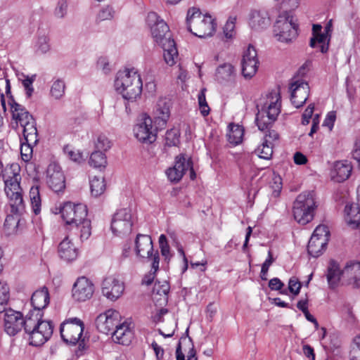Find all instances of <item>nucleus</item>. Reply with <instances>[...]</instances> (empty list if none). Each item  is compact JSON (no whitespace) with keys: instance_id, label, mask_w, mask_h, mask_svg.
I'll return each instance as SVG.
<instances>
[{"instance_id":"nucleus-34","label":"nucleus","mask_w":360,"mask_h":360,"mask_svg":"<svg viewBox=\"0 0 360 360\" xmlns=\"http://www.w3.org/2000/svg\"><path fill=\"white\" fill-rule=\"evenodd\" d=\"M42 314L35 311H31L24 319L23 327L26 333L33 332L41 321Z\"/></svg>"},{"instance_id":"nucleus-20","label":"nucleus","mask_w":360,"mask_h":360,"mask_svg":"<svg viewBox=\"0 0 360 360\" xmlns=\"http://www.w3.org/2000/svg\"><path fill=\"white\" fill-rule=\"evenodd\" d=\"M136 252L138 256L153 262L154 252L151 238L148 235L138 234L135 240Z\"/></svg>"},{"instance_id":"nucleus-56","label":"nucleus","mask_w":360,"mask_h":360,"mask_svg":"<svg viewBox=\"0 0 360 360\" xmlns=\"http://www.w3.org/2000/svg\"><path fill=\"white\" fill-rule=\"evenodd\" d=\"M166 144L169 146H176L179 142V132L176 129L167 131L165 136Z\"/></svg>"},{"instance_id":"nucleus-2","label":"nucleus","mask_w":360,"mask_h":360,"mask_svg":"<svg viewBox=\"0 0 360 360\" xmlns=\"http://www.w3.org/2000/svg\"><path fill=\"white\" fill-rule=\"evenodd\" d=\"M142 86L141 76L135 68L126 69L117 72L115 87L125 100L136 101L141 94Z\"/></svg>"},{"instance_id":"nucleus-27","label":"nucleus","mask_w":360,"mask_h":360,"mask_svg":"<svg viewBox=\"0 0 360 360\" xmlns=\"http://www.w3.org/2000/svg\"><path fill=\"white\" fill-rule=\"evenodd\" d=\"M345 219L354 228L360 227V206L358 204L347 203L345 207Z\"/></svg>"},{"instance_id":"nucleus-63","label":"nucleus","mask_w":360,"mask_h":360,"mask_svg":"<svg viewBox=\"0 0 360 360\" xmlns=\"http://www.w3.org/2000/svg\"><path fill=\"white\" fill-rule=\"evenodd\" d=\"M354 342L356 348H354L351 352V360H360V335L354 338Z\"/></svg>"},{"instance_id":"nucleus-26","label":"nucleus","mask_w":360,"mask_h":360,"mask_svg":"<svg viewBox=\"0 0 360 360\" xmlns=\"http://www.w3.org/2000/svg\"><path fill=\"white\" fill-rule=\"evenodd\" d=\"M113 340L121 345H128L132 338V332L126 323H118L112 331Z\"/></svg>"},{"instance_id":"nucleus-18","label":"nucleus","mask_w":360,"mask_h":360,"mask_svg":"<svg viewBox=\"0 0 360 360\" xmlns=\"http://www.w3.org/2000/svg\"><path fill=\"white\" fill-rule=\"evenodd\" d=\"M242 74L246 79L252 78L258 69L257 53L254 46L250 45L243 56Z\"/></svg>"},{"instance_id":"nucleus-32","label":"nucleus","mask_w":360,"mask_h":360,"mask_svg":"<svg viewBox=\"0 0 360 360\" xmlns=\"http://www.w3.org/2000/svg\"><path fill=\"white\" fill-rule=\"evenodd\" d=\"M169 291V285L167 281L162 284L160 282H156L154 285L152 296L154 301H161L160 304L167 302V295Z\"/></svg>"},{"instance_id":"nucleus-4","label":"nucleus","mask_w":360,"mask_h":360,"mask_svg":"<svg viewBox=\"0 0 360 360\" xmlns=\"http://www.w3.org/2000/svg\"><path fill=\"white\" fill-rule=\"evenodd\" d=\"M188 30L199 38L210 37L215 31V24L210 15H203L196 8L188 11L187 18Z\"/></svg>"},{"instance_id":"nucleus-22","label":"nucleus","mask_w":360,"mask_h":360,"mask_svg":"<svg viewBox=\"0 0 360 360\" xmlns=\"http://www.w3.org/2000/svg\"><path fill=\"white\" fill-rule=\"evenodd\" d=\"M58 253L60 259L66 262H72L77 259L78 256V249L69 239V236H67L59 243Z\"/></svg>"},{"instance_id":"nucleus-62","label":"nucleus","mask_w":360,"mask_h":360,"mask_svg":"<svg viewBox=\"0 0 360 360\" xmlns=\"http://www.w3.org/2000/svg\"><path fill=\"white\" fill-rule=\"evenodd\" d=\"M314 110V105L309 104L308 107L305 109L304 112L302 114V123L304 125H307L309 123V120L312 116Z\"/></svg>"},{"instance_id":"nucleus-10","label":"nucleus","mask_w":360,"mask_h":360,"mask_svg":"<svg viewBox=\"0 0 360 360\" xmlns=\"http://www.w3.org/2000/svg\"><path fill=\"white\" fill-rule=\"evenodd\" d=\"M161 130L153 120L146 115L134 127V133L136 138L142 143H152L157 138V132Z\"/></svg>"},{"instance_id":"nucleus-37","label":"nucleus","mask_w":360,"mask_h":360,"mask_svg":"<svg viewBox=\"0 0 360 360\" xmlns=\"http://www.w3.org/2000/svg\"><path fill=\"white\" fill-rule=\"evenodd\" d=\"M244 135V129L238 124H231L229 125V132L227 134L229 141L238 145L242 142Z\"/></svg>"},{"instance_id":"nucleus-60","label":"nucleus","mask_w":360,"mask_h":360,"mask_svg":"<svg viewBox=\"0 0 360 360\" xmlns=\"http://www.w3.org/2000/svg\"><path fill=\"white\" fill-rule=\"evenodd\" d=\"M312 236H316V238H323L324 239H326V240L328 241V236H329L328 229L325 225H319L315 229Z\"/></svg>"},{"instance_id":"nucleus-28","label":"nucleus","mask_w":360,"mask_h":360,"mask_svg":"<svg viewBox=\"0 0 360 360\" xmlns=\"http://www.w3.org/2000/svg\"><path fill=\"white\" fill-rule=\"evenodd\" d=\"M155 115L154 123L160 129H164L170 115L169 106L165 102L160 101L156 105Z\"/></svg>"},{"instance_id":"nucleus-3","label":"nucleus","mask_w":360,"mask_h":360,"mask_svg":"<svg viewBox=\"0 0 360 360\" xmlns=\"http://www.w3.org/2000/svg\"><path fill=\"white\" fill-rule=\"evenodd\" d=\"M281 106V96L278 91L269 93L266 101L257 105L258 112L255 121L259 130L269 129L280 113Z\"/></svg>"},{"instance_id":"nucleus-42","label":"nucleus","mask_w":360,"mask_h":360,"mask_svg":"<svg viewBox=\"0 0 360 360\" xmlns=\"http://www.w3.org/2000/svg\"><path fill=\"white\" fill-rule=\"evenodd\" d=\"M160 263V255L159 252H156V254L153 256V262L151 264V271L145 276L142 280V283L146 285H150L155 277V274L159 269Z\"/></svg>"},{"instance_id":"nucleus-23","label":"nucleus","mask_w":360,"mask_h":360,"mask_svg":"<svg viewBox=\"0 0 360 360\" xmlns=\"http://www.w3.org/2000/svg\"><path fill=\"white\" fill-rule=\"evenodd\" d=\"M249 25L255 30H261L270 25L268 13L264 10H253L250 13Z\"/></svg>"},{"instance_id":"nucleus-33","label":"nucleus","mask_w":360,"mask_h":360,"mask_svg":"<svg viewBox=\"0 0 360 360\" xmlns=\"http://www.w3.org/2000/svg\"><path fill=\"white\" fill-rule=\"evenodd\" d=\"M352 172V166L346 162H337L334 166L333 179L338 182L347 180Z\"/></svg>"},{"instance_id":"nucleus-7","label":"nucleus","mask_w":360,"mask_h":360,"mask_svg":"<svg viewBox=\"0 0 360 360\" xmlns=\"http://www.w3.org/2000/svg\"><path fill=\"white\" fill-rule=\"evenodd\" d=\"M20 175H13L4 181L5 193L9 200L11 212L16 215L22 214L25 209L22 198V189L20 186Z\"/></svg>"},{"instance_id":"nucleus-39","label":"nucleus","mask_w":360,"mask_h":360,"mask_svg":"<svg viewBox=\"0 0 360 360\" xmlns=\"http://www.w3.org/2000/svg\"><path fill=\"white\" fill-rule=\"evenodd\" d=\"M89 164L94 168L101 169L107 165V158L102 151L95 150L90 155Z\"/></svg>"},{"instance_id":"nucleus-49","label":"nucleus","mask_w":360,"mask_h":360,"mask_svg":"<svg viewBox=\"0 0 360 360\" xmlns=\"http://www.w3.org/2000/svg\"><path fill=\"white\" fill-rule=\"evenodd\" d=\"M22 76L23 77L22 83L25 88V94L27 98H30L34 92L32 84L35 81L37 75L28 76L22 74Z\"/></svg>"},{"instance_id":"nucleus-1","label":"nucleus","mask_w":360,"mask_h":360,"mask_svg":"<svg viewBox=\"0 0 360 360\" xmlns=\"http://www.w3.org/2000/svg\"><path fill=\"white\" fill-rule=\"evenodd\" d=\"M60 212L67 229L79 231L82 241L89 238L91 234V224L90 219L87 218L88 210L85 205L66 202L60 207Z\"/></svg>"},{"instance_id":"nucleus-36","label":"nucleus","mask_w":360,"mask_h":360,"mask_svg":"<svg viewBox=\"0 0 360 360\" xmlns=\"http://www.w3.org/2000/svg\"><path fill=\"white\" fill-rule=\"evenodd\" d=\"M23 127V136L25 141L27 143H35L37 141V130L35 127L34 120L29 121V122L20 124Z\"/></svg>"},{"instance_id":"nucleus-21","label":"nucleus","mask_w":360,"mask_h":360,"mask_svg":"<svg viewBox=\"0 0 360 360\" xmlns=\"http://www.w3.org/2000/svg\"><path fill=\"white\" fill-rule=\"evenodd\" d=\"M189 162L186 161L184 155H180L176 158L175 164L173 167L166 171L168 179L171 182H179L183 177L186 171L189 168Z\"/></svg>"},{"instance_id":"nucleus-8","label":"nucleus","mask_w":360,"mask_h":360,"mask_svg":"<svg viewBox=\"0 0 360 360\" xmlns=\"http://www.w3.org/2000/svg\"><path fill=\"white\" fill-rule=\"evenodd\" d=\"M274 33L277 40L289 42L297 35V25L289 13L285 12L278 15L274 26Z\"/></svg>"},{"instance_id":"nucleus-58","label":"nucleus","mask_w":360,"mask_h":360,"mask_svg":"<svg viewBox=\"0 0 360 360\" xmlns=\"http://www.w3.org/2000/svg\"><path fill=\"white\" fill-rule=\"evenodd\" d=\"M274 262V258L272 257V254L271 251L268 252V258L265 260V262L262 264V269H261V278L262 280H267L266 275L269 271V266Z\"/></svg>"},{"instance_id":"nucleus-46","label":"nucleus","mask_w":360,"mask_h":360,"mask_svg":"<svg viewBox=\"0 0 360 360\" xmlns=\"http://www.w3.org/2000/svg\"><path fill=\"white\" fill-rule=\"evenodd\" d=\"M28 335L30 344L35 347L41 346L49 340L48 337H44L45 335L37 328L33 332L29 333Z\"/></svg>"},{"instance_id":"nucleus-40","label":"nucleus","mask_w":360,"mask_h":360,"mask_svg":"<svg viewBox=\"0 0 360 360\" xmlns=\"http://www.w3.org/2000/svg\"><path fill=\"white\" fill-rule=\"evenodd\" d=\"M9 299V287L6 281H0V313L5 311L8 309Z\"/></svg>"},{"instance_id":"nucleus-55","label":"nucleus","mask_w":360,"mask_h":360,"mask_svg":"<svg viewBox=\"0 0 360 360\" xmlns=\"http://www.w3.org/2000/svg\"><path fill=\"white\" fill-rule=\"evenodd\" d=\"M115 11L111 6H105L101 9L97 15V19L100 21L111 20L115 15Z\"/></svg>"},{"instance_id":"nucleus-48","label":"nucleus","mask_w":360,"mask_h":360,"mask_svg":"<svg viewBox=\"0 0 360 360\" xmlns=\"http://www.w3.org/2000/svg\"><path fill=\"white\" fill-rule=\"evenodd\" d=\"M112 146L111 141L104 134H100L98 136L95 141V148L98 151H106L109 150Z\"/></svg>"},{"instance_id":"nucleus-44","label":"nucleus","mask_w":360,"mask_h":360,"mask_svg":"<svg viewBox=\"0 0 360 360\" xmlns=\"http://www.w3.org/2000/svg\"><path fill=\"white\" fill-rule=\"evenodd\" d=\"M330 38L326 34L321 33L311 38L310 46L314 48L316 43L321 44L320 51L321 53H326L329 47Z\"/></svg>"},{"instance_id":"nucleus-41","label":"nucleus","mask_w":360,"mask_h":360,"mask_svg":"<svg viewBox=\"0 0 360 360\" xmlns=\"http://www.w3.org/2000/svg\"><path fill=\"white\" fill-rule=\"evenodd\" d=\"M65 81L62 79H57L53 82L51 86L50 94L53 98L59 100L65 95Z\"/></svg>"},{"instance_id":"nucleus-19","label":"nucleus","mask_w":360,"mask_h":360,"mask_svg":"<svg viewBox=\"0 0 360 360\" xmlns=\"http://www.w3.org/2000/svg\"><path fill=\"white\" fill-rule=\"evenodd\" d=\"M46 181L50 188L55 193L63 191L65 188L64 174L60 167L56 163L48 166Z\"/></svg>"},{"instance_id":"nucleus-53","label":"nucleus","mask_w":360,"mask_h":360,"mask_svg":"<svg viewBox=\"0 0 360 360\" xmlns=\"http://www.w3.org/2000/svg\"><path fill=\"white\" fill-rule=\"evenodd\" d=\"M159 245L162 255L165 257V260H169L172 257V254L170 253V248L167 238L164 234L160 235L159 237Z\"/></svg>"},{"instance_id":"nucleus-5","label":"nucleus","mask_w":360,"mask_h":360,"mask_svg":"<svg viewBox=\"0 0 360 360\" xmlns=\"http://www.w3.org/2000/svg\"><path fill=\"white\" fill-rule=\"evenodd\" d=\"M316 205L314 191H304L300 193L293 203V216L300 224L304 225L314 218Z\"/></svg>"},{"instance_id":"nucleus-31","label":"nucleus","mask_w":360,"mask_h":360,"mask_svg":"<svg viewBox=\"0 0 360 360\" xmlns=\"http://www.w3.org/2000/svg\"><path fill=\"white\" fill-rule=\"evenodd\" d=\"M341 276H342V271L340 270L338 264L333 260L330 261L326 275L328 285L330 288L334 289L338 285Z\"/></svg>"},{"instance_id":"nucleus-24","label":"nucleus","mask_w":360,"mask_h":360,"mask_svg":"<svg viewBox=\"0 0 360 360\" xmlns=\"http://www.w3.org/2000/svg\"><path fill=\"white\" fill-rule=\"evenodd\" d=\"M50 297L48 288L43 286L33 292L31 297V303L34 307L33 311L41 312L49 304Z\"/></svg>"},{"instance_id":"nucleus-64","label":"nucleus","mask_w":360,"mask_h":360,"mask_svg":"<svg viewBox=\"0 0 360 360\" xmlns=\"http://www.w3.org/2000/svg\"><path fill=\"white\" fill-rule=\"evenodd\" d=\"M352 157L356 161L358 168L360 169V139H357L355 142Z\"/></svg>"},{"instance_id":"nucleus-45","label":"nucleus","mask_w":360,"mask_h":360,"mask_svg":"<svg viewBox=\"0 0 360 360\" xmlns=\"http://www.w3.org/2000/svg\"><path fill=\"white\" fill-rule=\"evenodd\" d=\"M255 153L258 155L259 158L269 160L273 154L272 144L263 141V143L255 150Z\"/></svg>"},{"instance_id":"nucleus-50","label":"nucleus","mask_w":360,"mask_h":360,"mask_svg":"<svg viewBox=\"0 0 360 360\" xmlns=\"http://www.w3.org/2000/svg\"><path fill=\"white\" fill-rule=\"evenodd\" d=\"M53 328L52 321H42L41 319L36 328L40 330V333L45 335L44 337H48L50 339L53 332Z\"/></svg>"},{"instance_id":"nucleus-47","label":"nucleus","mask_w":360,"mask_h":360,"mask_svg":"<svg viewBox=\"0 0 360 360\" xmlns=\"http://www.w3.org/2000/svg\"><path fill=\"white\" fill-rule=\"evenodd\" d=\"M68 11V4L67 0H58L54 9V16L56 18H64Z\"/></svg>"},{"instance_id":"nucleus-29","label":"nucleus","mask_w":360,"mask_h":360,"mask_svg":"<svg viewBox=\"0 0 360 360\" xmlns=\"http://www.w3.org/2000/svg\"><path fill=\"white\" fill-rule=\"evenodd\" d=\"M342 276H346L355 288L360 286V262L347 264L342 270Z\"/></svg>"},{"instance_id":"nucleus-14","label":"nucleus","mask_w":360,"mask_h":360,"mask_svg":"<svg viewBox=\"0 0 360 360\" xmlns=\"http://www.w3.org/2000/svg\"><path fill=\"white\" fill-rule=\"evenodd\" d=\"M121 316L115 309H108L99 314L96 319L97 329L104 334L111 333L120 321Z\"/></svg>"},{"instance_id":"nucleus-9","label":"nucleus","mask_w":360,"mask_h":360,"mask_svg":"<svg viewBox=\"0 0 360 360\" xmlns=\"http://www.w3.org/2000/svg\"><path fill=\"white\" fill-rule=\"evenodd\" d=\"M146 22L150 28L151 35L160 46L172 41L169 29L167 23L155 12H150Z\"/></svg>"},{"instance_id":"nucleus-15","label":"nucleus","mask_w":360,"mask_h":360,"mask_svg":"<svg viewBox=\"0 0 360 360\" xmlns=\"http://www.w3.org/2000/svg\"><path fill=\"white\" fill-rule=\"evenodd\" d=\"M6 94L8 97V105L11 107L13 118L16 121L17 123L22 124L25 122L33 120V117L30 112L25 109V108L18 103L13 98L11 93V84L9 79H6Z\"/></svg>"},{"instance_id":"nucleus-35","label":"nucleus","mask_w":360,"mask_h":360,"mask_svg":"<svg viewBox=\"0 0 360 360\" xmlns=\"http://www.w3.org/2000/svg\"><path fill=\"white\" fill-rule=\"evenodd\" d=\"M164 50V59L167 65L172 66L176 63L178 51L174 40L160 46Z\"/></svg>"},{"instance_id":"nucleus-17","label":"nucleus","mask_w":360,"mask_h":360,"mask_svg":"<svg viewBox=\"0 0 360 360\" xmlns=\"http://www.w3.org/2000/svg\"><path fill=\"white\" fill-rule=\"evenodd\" d=\"M95 290L93 282L85 276L77 279L72 287V297L78 302L91 298Z\"/></svg>"},{"instance_id":"nucleus-59","label":"nucleus","mask_w":360,"mask_h":360,"mask_svg":"<svg viewBox=\"0 0 360 360\" xmlns=\"http://www.w3.org/2000/svg\"><path fill=\"white\" fill-rule=\"evenodd\" d=\"M302 285L298 279L295 277L290 278L288 282V290L294 295H297L300 293Z\"/></svg>"},{"instance_id":"nucleus-61","label":"nucleus","mask_w":360,"mask_h":360,"mask_svg":"<svg viewBox=\"0 0 360 360\" xmlns=\"http://www.w3.org/2000/svg\"><path fill=\"white\" fill-rule=\"evenodd\" d=\"M236 18H230L224 27V33L226 38H231L235 28Z\"/></svg>"},{"instance_id":"nucleus-12","label":"nucleus","mask_w":360,"mask_h":360,"mask_svg":"<svg viewBox=\"0 0 360 360\" xmlns=\"http://www.w3.org/2000/svg\"><path fill=\"white\" fill-rule=\"evenodd\" d=\"M290 100L297 108L302 106L309 95V86L307 82L300 79H292L290 84Z\"/></svg>"},{"instance_id":"nucleus-16","label":"nucleus","mask_w":360,"mask_h":360,"mask_svg":"<svg viewBox=\"0 0 360 360\" xmlns=\"http://www.w3.org/2000/svg\"><path fill=\"white\" fill-rule=\"evenodd\" d=\"M1 314H4V330L8 335L14 336L22 330L23 316L20 311L8 308Z\"/></svg>"},{"instance_id":"nucleus-54","label":"nucleus","mask_w":360,"mask_h":360,"mask_svg":"<svg viewBox=\"0 0 360 360\" xmlns=\"http://www.w3.org/2000/svg\"><path fill=\"white\" fill-rule=\"evenodd\" d=\"M49 39L46 36L39 37L36 44V51L39 53H46L50 49Z\"/></svg>"},{"instance_id":"nucleus-6","label":"nucleus","mask_w":360,"mask_h":360,"mask_svg":"<svg viewBox=\"0 0 360 360\" xmlns=\"http://www.w3.org/2000/svg\"><path fill=\"white\" fill-rule=\"evenodd\" d=\"M84 328V323L79 319H68L60 325V336L68 344L75 345L79 343L78 349L82 352L84 349V339L82 338Z\"/></svg>"},{"instance_id":"nucleus-38","label":"nucleus","mask_w":360,"mask_h":360,"mask_svg":"<svg viewBox=\"0 0 360 360\" xmlns=\"http://www.w3.org/2000/svg\"><path fill=\"white\" fill-rule=\"evenodd\" d=\"M91 193L94 197L102 195L105 190V184L103 176H94L89 181Z\"/></svg>"},{"instance_id":"nucleus-11","label":"nucleus","mask_w":360,"mask_h":360,"mask_svg":"<svg viewBox=\"0 0 360 360\" xmlns=\"http://www.w3.org/2000/svg\"><path fill=\"white\" fill-rule=\"evenodd\" d=\"M132 226L131 214L130 210L127 208L117 211L111 221V229L117 236L131 233Z\"/></svg>"},{"instance_id":"nucleus-51","label":"nucleus","mask_w":360,"mask_h":360,"mask_svg":"<svg viewBox=\"0 0 360 360\" xmlns=\"http://www.w3.org/2000/svg\"><path fill=\"white\" fill-rule=\"evenodd\" d=\"M205 91V89H202L198 96L199 109L201 115L204 117L208 115L210 110L206 101Z\"/></svg>"},{"instance_id":"nucleus-43","label":"nucleus","mask_w":360,"mask_h":360,"mask_svg":"<svg viewBox=\"0 0 360 360\" xmlns=\"http://www.w3.org/2000/svg\"><path fill=\"white\" fill-rule=\"evenodd\" d=\"M30 198L34 213L37 215L41 212V197L39 186H32L30 191Z\"/></svg>"},{"instance_id":"nucleus-52","label":"nucleus","mask_w":360,"mask_h":360,"mask_svg":"<svg viewBox=\"0 0 360 360\" xmlns=\"http://www.w3.org/2000/svg\"><path fill=\"white\" fill-rule=\"evenodd\" d=\"M63 150L68 157L75 162L80 163L84 160L82 153L79 150H75L69 146L64 147Z\"/></svg>"},{"instance_id":"nucleus-30","label":"nucleus","mask_w":360,"mask_h":360,"mask_svg":"<svg viewBox=\"0 0 360 360\" xmlns=\"http://www.w3.org/2000/svg\"><path fill=\"white\" fill-rule=\"evenodd\" d=\"M328 241L323 238H319L315 236H311L307 245L308 253L317 257L326 250Z\"/></svg>"},{"instance_id":"nucleus-13","label":"nucleus","mask_w":360,"mask_h":360,"mask_svg":"<svg viewBox=\"0 0 360 360\" xmlns=\"http://www.w3.org/2000/svg\"><path fill=\"white\" fill-rule=\"evenodd\" d=\"M124 290V283L115 276H107L102 281L101 293L110 301H115L120 298Z\"/></svg>"},{"instance_id":"nucleus-25","label":"nucleus","mask_w":360,"mask_h":360,"mask_svg":"<svg viewBox=\"0 0 360 360\" xmlns=\"http://www.w3.org/2000/svg\"><path fill=\"white\" fill-rule=\"evenodd\" d=\"M215 77L221 84L233 83L236 77V69L230 63H224L217 68Z\"/></svg>"},{"instance_id":"nucleus-57","label":"nucleus","mask_w":360,"mask_h":360,"mask_svg":"<svg viewBox=\"0 0 360 360\" xmlns=\"http://www.w3.org/2000/svg\"><path fill=\"white\" fill-rule=\"evenodd\" d=\"M32 143L27 142H22L20 146V153L22 158L24 161H28L32 153V148L31 147V144Z\"/></svg>"}]
</instances>
